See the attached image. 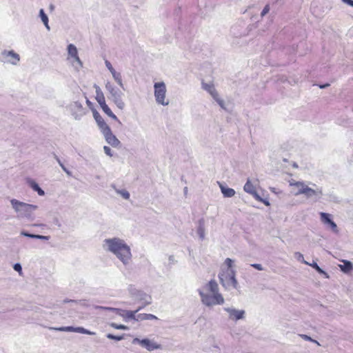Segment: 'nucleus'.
<instances>
[{
  "label": "nucleus",
  "instance_id": "31",
  "mask_svg": "<svg viewBox=\"0 0 353 353\" xmlns=\"http://www.w3.org/2000/svg\"><path fill=\"white\" fill-rule=\"evenodd\" d=\"M307 265L314 268L319 273L323 274L326 278L329 277L328 274L323 270L316 262H313L312 263H309Z\"/></svg>",
  "mask_w": 353,
  "mask_h": 353
},
{
  "label": "nucleus",
  "instance_id": "40",
  "mask_svg": "<svg viewBox=\"0 0 353 353\" xmlns=\"http://www.w3.org/2000/svg\"><path fill=\"white\" fill-rule=\"evenodd\" d=\"M34 239L48 241V240H49L50 236H43V235H40V234H35L34 236Z\"/></svg>",
  "mask_w": 353,
  "mask_h": 353
},
{
  "label": "nucleus",
  "instance_id": "36",
  "mask_svg": "<svg viewBox=\"0 0 353 353\" xmlns=\"http://www.w3.org/2000/svg\"><path fill=\"white\" fill-rule=\"evenodd\" d=\"M107 338H108L110 339H112V340L121 341L123 339V336H115V335H113L112 334H108Z\"/></svg>",
  "mask_w": 353,
  "mask_h": 353
},
{
  "label": "nucleus",
  "instance_id": "46",
  "mask_svg": "<svg viewBox=\"0 0 353 353\" xmlns=\"http://www.w3.org/2000/svg\"><path fill=\"white\" fill-rule=\"evenodd\" d=\"M342 1L352 7H353V0H342Z\"/></svg>",
  "mask_w": 353,
  "mask_h": 353
},
{
  "label": "nucleus",
  "instance_id": "50",
  "mask_svg": "<svg viewBox=\"0 0 353 353\" xmlns=\"http://www.w3.org/2000/svg\"><path fill=\"white\" fill-rule=\"evenodd\" d=\"M86 102H87L88 104L90 103V101L88 99L86 100Z\"/></svg>",
  "mask_w": 353,
  "mask_h": 353
},
{
  "label": "nucleus",
  "instance_id": "13",
  "mask_svg": "<svg viewBox=\"0 0 353 353\" xmlns=\"http://www.w3.org/2000/svg\"><path fill=\"white\" fill-rule=\"evenodd\" d=\"M243 190L245 192L251 194L258 201L264 203L266 206L270 205L268 199H263L256 191V185L252 182L250 179H248L243 186Z\"/></svg>",
  "mask_w": 353,
  "mask_h": 353
},
{
  "label": "nucleus",
  "instance_id": "33",
  "mask_svg": "<svg viewBox=\"0 0 353 353\" xmlns=\"http://www.w3.org/2000/svg\"><path fill=\"white\" fill-rule=\"evenodd\" d=\"M57 330L62 331V332H73L74 330V327L72 326H65V327H61L59 328H56Z\"/></svg>",
  "mask_w": 353,
  "mask_h": 353
},
{
  "label": "nucleus",
  "instance_id": "9",
  "mask_svg": "<svg viewBox=\"0 0 353 353\" xmlns=\"http://www.w3.org/2000/svg\"><path fill=\"white\" fill-rule=\"evenodd\" d=\"M20 61V55L13 50H3L0 53V61L4 64L16 66Z\"/></svg>",
  "mask_w": 353,
  "mask_h": 353
},
{
  "label": "nucleus",
  "instance_id": "22",
  "mask_svg": "<svg viewBox=\"0 0 353 353\" xmlns=\"http://www.w3.org/2000/svg\"><path fill=\"white\" fill-rule=\"evenodd\" d=\"M110 73H111V74L112 76V78L114 80V81L118 84V85L121 88L124 90V85H123V83L121 73L120 72L116 71V70H114Z\"/></svg>",
  "mask_w": 353,
  "mask_h": 353
},
{
  "label": "nucleus",
  "instance_id": "16",
  "mask_svg": "<svg viewBox=\"0 0 353 353\" xmlns=\"http://www.w3.org/2000/svg\"><path fill=\"white\" fill-rule=\"evenodd\" d=\"M321 221L327 227L330 228L332 232L337 233L339 232L336 223L332 220V215L326 212H320Z\"/></svg>",
  "mask_w": 353,
  "mask_h": 353
},
{
  "label": "nucleus",
  "instance_id": "23",
  "mask_svg": "<svg viewBox=\"0 0 353 353\" xmlns=\"http://www.w3.org/2000/svg\"><path fill=\"white\" fill-rule=\"evenodd\" d=\"M343 264L339 265L340 270L343 272L348 273L353 270V264L352 262L347 260H343Z\"/></svg>",
  "mask_w": 353,
  "mask_h": 353
},
{
  "label": "nucleus",
  "instance_id": "49",
  "mask_svg": "<svg viewBox=\"0 0 353 353\" xmlns=\"http://www.w3.org/2000/svg\"><path fill=\"white\" fill-rule=\"evenodd\" d=\"M327 85H321V86H320V88H325Z\"/></svg>",
  "mask_w": 353,
  "mask_h": 353
},
{
  "label": "nucleus",
  "instance_id": "24",
  "mask_svg": "<svg viewBox=\"0 0 353 353\" xmlns=\"http://www.w3.org/2000/svg\"><path fill=\"white\" fill-rule=\"evenodd\" d=\"M196 233L199 235L201 240H203L205 239V226H204V220L203 219L199 221V225L196 230Z\"/></svg>",
  "mask_w": 353,
  "mask_h": 353
},
{
  "label": "nucleus",
  "instance_id": "19",
  "mask_svg": "<svg viewBox=\"0 0 353 353\" xmlns=\"http://www.w3.org/2000/svg\"><path fill=\"white\" fill-rule=\"evenodd\" d=\"M218 184L224 197L231 198L235 195L236 192L234 189L228 188L220 182H218Z\"/></svg>",
  "mask_w": 353,
  "mask_h": 353
},
{
  "label": "nucleus",
  "instance_id": "39",
  "mask_svg": "<svg viewBox=\"0 0 353 353\" xmlns=\"http://www.w3.org/2000/svg\"><path fill=\"white\" fill-rule=\"evenodd\" d=\"M104 152L109 157H112V150L108 146H103Z\"/></svg>",
  "mask_w": 353,
  "mask_h": 353
},
{
  "label": "nucleus",
  "instance_id": "26",
  "mask_svg": "<svg viewBox=\"0 0 353 353\" xmlns=\"http://www.w3.org/2000/svg\"><path fill=\"white\" fill-rule=\"evenodd\" d=\"M96 100L99 103V105H102L105 103V97L101 88L99 86H96Z\"/></svg>",
  "mask_w": 353,
  "mask_h": 353
},
{
  "label": "nucleus",
  "instance_id": "5",
  "mask_svg": "<svg viewBox=\"0 0 353 353\" xmlns=\"http://www.w3.org/2000/svg\"><path fill=\"white\" fill-rule=\"evenodd\" d=\"M10 203L19 218L30 219L33 212L38 208L36 205L28 204L15 199H11Z\"/></svg>",
  "mask_w": 353,
  "mask_h": 353
},
{
  "label": "nucleus",
  "instance_id": "17",
  "mask_svg": "<svg viewBox=\"0 0 353 353\" xmlns=\"http://www.w3.org/2000/svg\"><path fill=\"white\" fill-rule=\"evenodd\" d=\"M101 309L106 310H117V314L121 316L125 321L129 320H134L136 321L137 318V312L141 309H138L135 311H130V310H121L118 309H114L112 307H99Z\"/></svg>",
  "mask_w": 353,
  "mask_h": 353
},
{
  "label": "nucleus",
  "instance_id": "37",
  "mask_svg": "<svg viewBox=\"0 0 353 353\" xmlns=\"http://www.w3.org/2000/svg\"><path fill=\"white\" fill-rule=\"evenodd\" d=\"M301 337H302V339H303L305 341H312V342L316 343L318 345H320L319 343L317 341L312 339L310 336H309L307 335L302 334Z\"/></svg>",
  "mask_w": 353,
  "mask_h": 353
},
{
  "label": "nucleus",
  "instance_id": "51",
  "mask_svg": "<svg viewBox=\"0 0 353 353\" xmlns=\"http://www.w3.org/2000/svg\"><path fill=\"white\" fill-rule=\"evenodd\" d=\"M293 166H294V168H297V167H298V166H297V165H296V163H294V164L293 165Z\"/></svg>",
  "mask_w": 353,
  "mask_h": 353
},
{
  "label": "nucleus",
  "instance_id": "3",
  "mask_svg": "<svg viewBox=\"0 0 353 353\" xmlns=\"http://www.w3.org/2000/svg\"><path fill=\"white\" fill-rule=\"evenodd\" d=\"M290 186L292 188V193L295 196L303 194L307 199L314 198L319 199L323 194L321 188L312 189L303 181L292 180L290 181Z\"/></svg>",
  "mask_w": 353,
  "mask_h": 353
},
{
  "label": "nucleus",
  "instance_id": "41",
  "mask_svg": "<svg viewBox=\"0 0 353 353\" xmlns=\"http://www.w3.org/2000/svg\"><path fill=\"white\" fill-rule=\"evenodd\" d=\"M105 65L106 66V68H108V70L110 71V72H111L112 71H113L114 70H115L111 63L108 61V60H105Z\"/></svg>",
  "mask_w": 353,
  "mask_h": 353
},
{
  "label": "nucleus",
  "instance_id": "11",
  "mask_svg": "<svg viewBox=\"0 0 353 353\" xmlns=\"http://www.w3.org/2000/svg\"><path fill=\"white\" fill-rule=\"evenodd\" d=\"M133 344H138L142 347L146 349L149 352H152L156 350H161L162 348L161 345L157 343L155 341L149 339L134 338L132 340Z\"/></svg>",
  "mask_w": 353,
  "mask_h": 353
},
{
  "label": "nucleus",
  "instance_id": "38",
  "mask_svg": "<svg viewBox=\"0 0 353 353\" xmlns=\"http://www.w3.org/2000/svg\"><path fill=\"white\" fill-rule=\"evenodd\" d=\"M57 161H58V163H59V165H60V166L61 167V168L63 169V171H64V172H65L68 175L70 176V175H71V172H70L68 170H67V168L64 166V165L61 163V161L59 159H57Z\"/></svg>",
  "mask_w": 353,
  "mask_h": 353
},
{
  "label": "nucleus",
  "instance_id": "43",
  "mask_svg": "<svg viewBox=\"0 0 353 353\" xmlns=\"http://www.w3.org/2000/svg\"><path fill=\"white\" fill-rule=\"evenodd\" d=\"M21 235H22L23 236H26V237L34 239V236L35 234L28 233V232H27L26 231H22V232H21Z\"/></svg>",
  "mask_w": 353,
  "mask_h": 353
},
{
  "label": "nucleus",
  "instance_id": "20",
  "mask_svg": "<svg viewBox=\"0 0 353 353\" xmlns=\"http://www.w3.org/2000/svg\"><path fill=\"white\" fill-rule=\"evenodd\" d=\"M93 116L101 132L109 127L102 117L97 112H94Z\"/></svg>",
  "mask_w": 353,
  "mask_h": 353
},
{
  "label": "nucleus",
  "instance_id": "47",
  "mask_svg": "<svg viewBox=\"0 0 353 353\" xmlns=\"http://www.w3.org/2000/svg\"><path fill=\"white\" fill-rule=\"evenodd\" d=\"M342 1L352 7H353V0H342Z\"/></svg>",
  "mask_w": 353,
  "mask_h": 353
},
{
  "label": "nucleus",
  "instance_id": "18",
  "mask_svg": "<svg viewBox=\"0 0 353 353\" xmlns=\"http://www.w3.org/2000/svg\"><path fill=\"white\" fill-rule=\"evenodd\" d=\"M129 291L130 294L135 296L137 299L144 300L146 304H150L151 303V298L143 292L137 290L133 287H130L129 288Z\"/></svg>",
  "mask_w": 353,
  "mask_h": 353
},
{
  "label": "nucleus",
  "instance_id": "14",
  "mask_svg": "<svg viewBox=\"0 0 353 353\" xmlns=\"http://www.w3.org/2000/svg\"><path fill=\"white\" fill-rule=\"evenodd\" d=\"M223 310L228 314V319L231 321H237L245 318V312L243 310L228 307H224Z\"/></svg>",
  "mask_w": 353,
  "mask_h": 353
},
{
  "label": "nucleus",
  "instance_id": "52",
  "mask_svg": "<svg viewBox=\"0 0 353 353\" xmlns=\"http://www.w3.org/2000/svg\"><path fill=\"white\" fill-rule=\"evenodd\" d=\"M184 190H185V192H187L188 191V188H185Z\"/></svg>",
  "mask_w": 353,
  "mask_h": 353
},
{
  "label": "nucleus",
  "instance_id": "4",
  "mask_svg": "<svg viewBox=\"0 0 353 353\" xmlns=\"http://www.w3.org/2000/svg\"><path fill=\"white\" fill-rule=\"evenodd\" d=\"M219 279L222 286L226 289H238L239 283L236 279V272L233 268H222L219 274Z\"/></svg>",
  "mask_w": 353,
  "mask_h": 353
},
{
  "label": "nucleus",
  "instance_id": "15",
  "mask_svg": "<svg viewBox=\"0 0 353 353\" xmlns=\"http://www.w3.org/2000/svg\"><path fill=\"white\" fill-rule=\"evenodd\" d=\"M106 142L114 148H117L120 145L121 142L117 137L112 133L110 127L107 128L101 132Z\"/></svg>",
  "mask_w": 353,
  "mask_h": 353
},
{
  "label": "nucleus",
  "instance_id": "35",
  "mask_svg": "<svg viewBox=\"0 0 353 353\" xmlns=\"http://www.w3.org/2000/svg\"><path fill=\"white\" fill-rule=\"evenodd\" d=\"M226 265V268H233L234 261L230 258H227L224 262Z\"/></svg>",
  "mask_w": 353,
  "mask_h": 353
},
{
  "label": "nucleus",
  "instance_id": "29",
  "mask_svg": "<svg viewBox=\"0 0 353 353\" xmlns=\"http://www.w3.org/2000/svg\"><path fill=\"white\" fill-rule=\"evenodd\" d=\"M39 17L43 23L44 26H46L47 30H50V26L48 25V17L47 14L45 13L43 9H40L39 10Z\"/></svg>",
  "mask_w": 353,
  "mask_h": 353
},
{
  "label": "nucleus",
  "instance_id": "8",
  "mask_svg": "<svg viewBox=\"0 0 353 353\" xmlns=\"http://www.w3.org/2000/svg\"><path fill=\"white\" fill-rule=\"evenodd\" d=\"M66 59L77 72L80 71L83 66V62L79 56L77 48L72 43H70L67 46Z\"/></svg>",
  "mask_w": 353,
  "mask_h": 353
},
{
  "label": "nucleus",
  "instance_id": "34",
  "mask_svg": "<svg viewBox=\"0 0 353 353\" xmlns=\"http://www.w3.org/2000/svg\"><path fill=\"white\" fill-rule=\"evenodd\" d=\"M111 326L117 330H128V327L126 325H122V324H117V323H112Z\"/></svg>",
  "mask_w": 353,
  "mask_h": 353
},
{
  "label": "nucleus",
  "instance_id": "28",
  "mask_svg": "<svg viewBox=\"0 0 353 353\" xmlns=\"http://www.w3.org/2000/svg\"><path fill=\"white\" fill-rule=\"evenodd\" d=\"M112 187L114 188L117 194H119L124 199L128 200L130 199V195L127 190L117 188L115 185H112Z\"/></svg>",
  "mask_w": 353,
  "mask_h": 353
},
{
  "label": "nucleus",
  "instance_id": "27",
  "mask_svg": "<svg viewBox=\"0 0 353 353\" xmlns=\"http://www.w3.org/2000/svg\"><path fill=\"white\" fill-rule=\"evenodd\" d=\"M154 319H157V317L152 314H137L136 318L137 321Z\"/></svg>",
  "mask_w": 353,
  "mask_h": 353
},
{
  "label": "nucleus",
  "instance_id": "2",
  "mask_svg": "<svg viewBox=\"0 0 353 353\" xmlns=\"http://www.w3.org/2000/svg\"><path fill=\"white\" fill-rule=\"evenodd\" d=\"M197 292L200 296L201 302L206 307L221 305L225 303L224 297L219 292V285L214 279L198 288Z\"/></svg>",
  "mask_w": 353,
  "mask_h": 353
},
{
  "label": "nucleus",
  "instance_id": "10",
  "mask_svg": "<svg viewBox=\"0 0 353 353\" xmlns=\"http://www.w3.org/2000/svg\"><path fill=\"white\" fill-rule=\"evenodd\" d=\"M201 87L211 96V97L218 103V105L222 109H225V102L220 97L217 90L214 87V85L212 83H206L203 81L201 83Z\"/></svg>",
  "mask_w": 353,
  "mask_h": 353
},
{
  "label": "nucleus",
  "instance_id": "25",
  "mask_svg": "<svg viewBox=\"0 0 353 353\" xmlns=\"http://www.w3.org/2000/svg\"><path fill=\"white\" fill-rule=\"evenodd\" d=\"M102 110L110 118L114 119V121L120 123V121L118 119L117 117L112 112L111 109L108 107V105L105 103L100 106Z\"/></svg>",
  "mask_w": 353,
  "mask_h": 353
},
{
  "label": "nucleus",
  "instance_id": "21",
  "mask_svg": "<svg viewBox=\"0 0 353 353\" xmlns=\"http://www.w3.org/2000/svg\"><path fill=\"white\" fill-rule=\"evenodd\" d=\"M28 185L39 196H43L45 194V192L39 187L38 183L34 181L33 179H28L27 181Z\"/></svg>",
  "mask_w": 353,
  "mask_h": 353
},
{
  "label": "nucleus",
  "instance_id": "1",
  "mask_svg": "<svg viewBox=\"0 0 353 353\" xmlns=\"http://www.w3.org/2000/svg\"><path fill=\"white\" fill-rule=\"evenodd\" d=\"M103 248L113 254L123 265L128 266L131 263V248L123 239L117 236L105 239L103 241Z\"/></svg>",
  "mask_w": 353,
  "mask_h": 353
},
{
  "label": "nucleus",
  "instance_id": "7",
  "mask_svg": "<svg viewBox=\"0 0 353 353\" xmlns=\"http://www.w3.org/2000/svg\"><path fill=\"white\" fill-rule=\"evenodd\" d=\"M154 96L158 105L168 106L170 100L167 97V88L163 81L156 82L154 84Z\"/></svg>",
  "mask_w": 353,
  "mask_h": 353
},
{
  "label": "nucleus",
  "instance_id": "48",
  "mask_svg": "<svg viewBox=\"0 0 353 353\" xmlns=\"http://www.w3.org/2000/svg\"><path fill=\"white\" fill-rule=\"evenodd\" d=\"M65 302H72V303H77V301L70 300V301H65Z\"/></svg>",
  "mask_w": 353,
  "mask_h": 353
},
{
  "label": "nucleus",
  "instance_id": "6",
  "mask_svg": "<svg viewBox=\"0 0 353 353\" xmlns=\"http://www.w3.org/2000/svg\"><path fill=\"white\" fill-rule=\"evenodd\" d=\"M105 88L108 93V99L111 100L115 105L120 110H123L125 104L123 100V92L115 85L110 81H107Z\"/></svg>",
  "mask_w": 353,
  "mask_h": 353
},
{
  "label": "nucleus",
  "instance_id": "30",
  "mask_svg": "<svg viewBox=\"0 0 353 353\" xmlns=\"http://www.w3.org/2000/svg\"><path fill=\"white\" fill-rule=\"evenodd\" d=\"M74 332L88 334V335H94L95 332H91L83 327H74Z\"/></svg>",
  "mask_w": 353,
  "mask_h": 353
},
{
  "label": "nucleus",
  "instance_id": "32",
  "mask_svg": "<svg viewBox=\"0 0 353 353\" xmlns=\"http://www.w3.org/2000/svg\"><path fill=\"white\" fill-rule=\"evenodd\" d=\"M294 256L299 261H301V262L303 263L304 264H309V263L307 261H305L303 255L301 252H295Z\"/></svg>",
  "mask_w": 353,
  "mask_h": 353
},
{
  "label": "nucleus",
  "instance_id": "42",
  "mask_svg": "<svg viewBox=\"0 0 353 353\" xmlns=\"http://www.w3.org/2000/svg\"><path fill=\"white\" fill-rule=\"evenodd\" d=\"M269 11H270V6H269V5H266L263 8V9L261 12V17H264L267 13L269 12Z\"/></svg>",
  "mask_w": 353,
  "mask_h": 353
},
{
  "label": "nucleus",
  "instance_id": "12",
  "mask_svg": "<svg viewBox=\"0 0 353 353\" xmlns=\"http://www.w3.org/2000/svg\"><path fill=\"white\" fill-rule=\"evenodd\" d=\"M68 110L75 120H80L87 112L82 104L79 101H73L68 106Z\"/></svg>",
  "mask_w": 353,
  "mask_h": 353
},
{
  "label": "nucleus",
  "instance_id": "44",
  "mask_svg": "<svg viewBox=\"0 0 353 353\" xmlns=\"http://www.w3.org/2000/svg\"><path fill=\"white\" fill-rule=\"evenodd\" d=\"M251 266L258 270H260V271L263 270V268L262 265H261L259 263H253V264H251Z\"/></svg>",
  "mask_w": 353,
  "mask_h": 353
},
{
  "label": "nucleus",
  "instance_id": "45",
  "mask_svg": "<svg viewBox=\"0 0 353 353\" xmlns=\"http://www.w3.org/2000/svg\"><path fill=\"white\" fill-rule=\"evenodd\" d=\"M14 270L15 271H17V272H19L20 273L21 272V270H22L21 265L19 263L14 264Z\"/></svg>",
  "mask_w": 353,
  "mask_h": 353
}]
</instances>
